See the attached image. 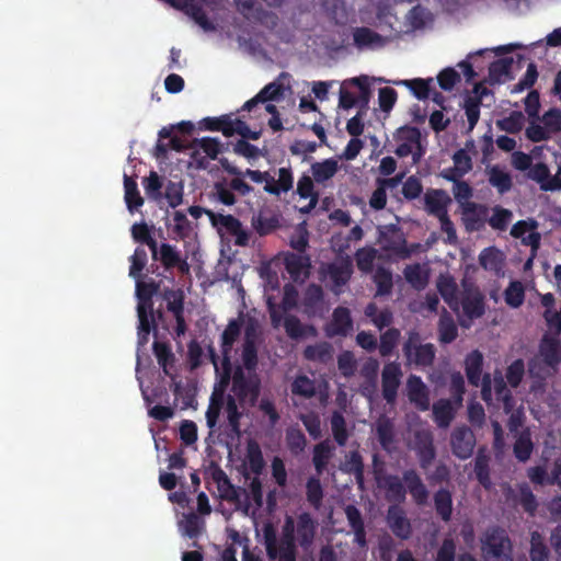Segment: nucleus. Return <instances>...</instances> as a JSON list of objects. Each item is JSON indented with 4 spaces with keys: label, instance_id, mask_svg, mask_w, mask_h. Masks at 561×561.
Returning <instances> with one entry per match:
<instances>
[{
    "label": "nucleus",
    "instance_id": "f257e3e1",
    "mask_svg": "<svg viewBox=\"0 0 561 561\" xmlns=\"http://www.w3.org/2000/svg\"><path fill=\"white\" fill-rule=\"evenodd\" d=\"M387 500L394 503H403L407 492L413 502L422 507L428 503L430 491L415 469H407L402 473V480L398 476H388L385 479Z\"/></svg>",
    "mask_w": 561,
    "mask_h": 561
},
{
    "label": "nucleus",
    "instance_id": "f03ea898",
    "mask_svg": "<svg viewBox=\"0 0 561 561\" xmlns=\"http://www.w3.org/2000/svg\"><path fill=\"white\" fill-rule=\"evenodd\" d=\"M408 365L415 367H430L434 364L436 348L432 343H422V337L416 330L408 332V337L402 346Z\"/></svg>",
    "mask_w": 561,
    "mask_h": 561
},
{
    "label": "nucleus",
    "instance_id": "7ed1b4c3",
    "mask_svg": "<svg viewBox=\"0 0 561 561\" xmlns=\"http://www.w3.org/2000/svg\"><path fill=\"white\" fill-rule=\"evenodd\" d=\"M231 391L233 397L243 404L254 405L261 392V379L256 373L245 374L242 367H237L232 375Z\"/></svg>",
    "mask_w": 561,
    "mask_h": 561
},
{
    "label": "nucleus",
    "instance_id": "20e7f679",
    "mask_svg": "<svg viewBox=\"0 0 561 561\" xmlns=\"http://www.w3.org/2000/svg\"><path fill=\"white\" fill-rule=\"evenodd\" d=\"M483 355L479 350H474L467 354L465 358V371L468 382L478 387L481 386V397L485 403L492 400V378L490 374L482 376Z\"/></svg>",
    "mask_w": 561,
    "mask_h": 561
},
{
    "label": "nucleus",
    "instance_id": "39448f33",
    "mask_svg": "<svg viewBox=\"0 0 561 561\" xmlns=\"http://www.w3.org/2000/svg\"><path fill=\"white\" fill-rule=\"evenodd\" d=\"M206 215L220 236L228 234L233 238L238 247H247L250 242V232L243 228L242 222L232 215H225L206 210Z\"/></svg>",
    "mask_w": 561,
    "mask_h": 561
},
{
    "label": "nucleus",
    "instance_id": "423d86ee",
    "mask_svg": "<svg viewBox=\"0 0 561 561\" xmlns=\"http://www.w3.org/2000/svg\"><path fill=\"white\" fill-rule=\"evenodd\" d=\"M542 126L536 121L530 122L525 129V136L531 142L547 141L552 135L561 131V110L552 107L541 117Z\"/></svg>",
    "mask_w": 561,
    "mask_h": 561
},
{
    "label": "nucleus",
    "instance_id": "0eeeda50",
    "mask_svg": "<svg viewBox=\"0 0 561 561\" xmlns=\"http://www.w3.org/2000/svg\"><path fill=\"white\" fill-rule=\"evenodd\" d=\"M483 552L492 561H513L511 540L499 527L492 528L485 534Z\"/></svg>",
    "mask_w": 561,
    "mask_h": 561
},
{
    "label": "nucleus",
    "instance_id": "6e6552de",
    "mask_svg": "<svg viewBox=\"0 0 561 561\" xmlns=\"http://www.w3.org/2000/svg\"><path fill=\"white\" fill-rule=\"evenodd\" d=\"M459 305L463 314L473 320L481 318L485 312V298L480 288L471 280L463 278L461 282Z\"/></svg>",
    "mask_w": 561,
    "mask_h": 561
},
{
    "label": "nucleus",
    "instance_id": "1a4fd4ad",
    "mask_svg": "<svg viewBox=\"0 0 561 561\" xmlns=\"http://www.w3.org/2000/svg\"><path fill=\"white\" fill-rule=\"evenodd\" d=\"M490 208L485 204L467 202L461 207V221L467 232H478L485 228Z\"/></svg>",
    "mask_w": 561,
    "mask_h": 561
},
{
    "label": "nucleus",
    "instance_id": "9d476101",
    "mask_svg": "<svg viewBox=\"0 0 561 561\" xmlns=\"http://www.w3.org/2000/svg\"><path fill=\"white\" fill-rule=\"evenodd\" d=\"M151 256L154 261H159L165 271L178 268L182 274L190 272V264L175 245L170 243H161L158 245L157 243L156 253L151 252Z\"/></svg>",
    "mask_w": 561,
    "mask_h": 561
},
{
    "label": "nucleus",
    "instance_id": "9b49d317",
    "mask_svg": "<svg viewBox=\"0 0 561 561\" xmlns=\"http://www.w3.org/2000/svg\"><path fill=\"white\" fill-rule=\"evenodd\" d=\"M382 249L391 252L400 259H408L412 251L407 245V239L400 227L388 225L381 232Z\"/></svg>",
    "mask_w": 561,
    "mask_h": 561
},
{
    "label": "nucleus",
    "instance_id": "f8f14e48",
    "mask_svg": "<svg viewBox=\"0 0 561 561\" xmlns=\"http://www.w3.org/2000/svg\"><path fill=\"white\" fill-rule=\"evenodd\" d=\"M402 370L397 362L387 363L381 371V391L387 403L393 404L397 400L401 383Z\"/></svg>",
    "mask_w": 561,
    "mask_h": 561
},
{
    "label": "nucleus",
    "instance_id": "ddd939ff",
    "mask_svg": "<svg viewBox=\"0 0 561 561\" xmlns=\"http://www.w3.org/2000/svg\"><path fill=\"white\" fill-rule=\"evenodd\" d=\"M354 322L351 310L346 307L339 306L332 312V319L325 327V335L328 337L341 336L345 337L352 333Z\"/></svg>",
    "mask_w": 561,
    "mask_h": 561
},
{
    "label": "nucleus",
    "instance_id": "4468645a",
    "mask_svg": "<svg viewBox=\"0 0 561 561\" xmlns=\"http://www.w3.org/2000/svg\"><path fill=\"white\" fill-rule=\"evenodd\" d=\"M453 454L459 459H468L473 453L476 437L467 426L456 427L450 436Z\"/></svg>",
    "mask_w": 561,
    "mask_h": 561
},
{
    "label": "nucleus",
    "instance_id": "2eb2a0df",
    "mask_svg": "<svg viewBox=\"0 0 561 561\" xmlns=\"http://www.w3.org/2000/svg\"><path fill=\"white\" fill-rule=\"evenodd\" d=\"M238 11L248 21L257 22L260 24L274 27L277 24L278 16L262 8H255V0H233Z\"/></svg>",
    "mask_w": 561,
    "mask_h": 561
},
{
    "label": "nucleus",
    "instance_id": "dca6fc26",
    "mask_svg": "<svg viewBox=\"0 0 561 561\" xmlns=\"http://www.w3.org/2000/svg\"><path fill=\"white\" fill-rule=\"evenodd\" d=\"M263 539L268 559L279 561H296V549H279L277 547V534L274 526L267 523L263 527Z\"/></svg>",
    "mask_w": 561,
    "mask_h": 561
},
{
    "label": "nucleus",
    "instance_id": "f3484780",
    "mask_svg": "<svg viewBox=\"0 0 561 561\" xmlns=\"http://www.w3.org/2000/svg\"><path fill=\"white\" fill-rule=\"evenodd\" d=\"M136 280V297L138 299L137 314H150L153 319V302L152 297L159 291L160 285L153 279L148 282L141 278Z\"/></svg>",
    "mask_w": 561,
    "mask_h": 561
},
{
    "label": "nucleus",
    "instance_id": "a211bd4d",
    "mask_svg": "<svg viewBox=\"0 0 561 561\" xmlns=\"http://www.w3.org/2000/svg\"><path fill=\"white\" fill-rule=\"evenodd\" d=\"M251 227L260 237L271 234L280 227L279 215L268 208H261L252 215Z\"/></svg>",
    "mask_w": 561,
    "mask_h": 561
},
{
    "label": "nucleus",
    "instance_id": "6ab92c4d",
    "mask_svg": "<svg viewBox=\"0 0 561 561\" xmlns=\"http://www.w3.org/2000/svg\"><path fill=\"white\" fill-rule=\"evenodd\" d=\"M287 273L294 282H304L310 274V256L307 254L288 253L284 259Z\"/></svg>",
    "mask_w": 561,
    "mask_h": 561
},
{
    "label": "nucleus",
    "instance_id": "aec40b11",
    "mask_svg": "<svg viewBox=\"0 0 561 561\" xmlns=\"http://www.w3.org/2000/svg\"><path fill=\"white\" fill-rule=\"evenodd\" d=\"M387 523L396 537L403 540L409 539L411 537L412 527L409 519L405 516L404 511L401 507L392 505L388 508Z\"/></svg>",
    "mask_w": 561,
    "mask_h": 561
},
{
    "label": "nucleus",
    "instance_id": "412c9836",
    "mask_svg": "<svg viewBox=\"0 0 561 561\" xmlns=\"http://www.w3.org/2000/svg\"><path fill=\"white\" fill-rule=\"evenodd\" d=\"M408 398L415 404L420 411L430 409L428 390L422 378L416 375H410L407 380Z\"/></svg>",
    "mask_w": 561,
    "mask_h": 561
},
{
    "label": "nucleus",
    "instance_id": "4be33fe9",
    "mask_svg": "<svg viewBox=\"0 0 561 561\" xmlns=\"http://www.w3.org/2000/svg\"><path fill=\"white\" fill-rule=\"evenodd\" d=\"M174 8L182 10L185 14L194 20L204 31H215V24L208 19L206 12L195 0H178Z\"/></svg>",
    "mask_w": 561,
    "mask_h": 561
},
{
    "label": "nucleus",
    "instance_id": "5701e85b",
    "mask_svg": "<svg viewBox=\"0 0 561 561\" xmlns=\"http://www.w3.org/2000/svg\"><path fill=\"white\" fill-rule=\"evenodd\" d=\"M328 274L333 283V290L339 293L340 288L346 285L353 274V264L350 257L340 262L331 263L328 266Z\"/></svg>",
    "mask_w": 561,
    "mask_h": 561
},
{
    "label": "nucleus",
    "instance_id": "b1692460",
    "mask_svg": "<svg viewBox=\"0 0 561 561\" xmlns=\"http://www.w3.org/2000/svg\"><path fill=\"white\" fill-rule=\"evenodd\" d=\"M539 354L547 366L556 368L561 363L560 341L545 334L539 344Z\"/></svg>",
    "mask_w": 561,
    "mask_h": 561
},
{
    "label": "nucleus",
    "instance_id": "393cba45",
    "mask_svg": "<svg viewBox=\"0 0 561 561\" xmlns=\"http://www.w3.org/2000/svg\"><path fill=\"white\" fill-rule=\"evenodd\" d=\"M450 197L443 190H428L424 196L425 210L436 218L448 213Z\"/></svg>",
    "mask_w": 561,
    "mask_h": 561
},
{
    "label": "nucleus",
    "instance_id": "a878e982",
    "mask_svg": "<svg viewBox=\"0 0 561 561\" xmlns=\"http://www.w3.org/2000/svg\"><path fill=\"white\" fill-rule=\"evenodd\" d=\"M433 504L437 517H439L444 523L451 520L454 502L453 493L449 489L439 488L435 491L433 494Z\"/></svg>",
    "mask_w": 561,
    "mask_h": 561
},
{
    "label": "nucleus",
    "instance_id": "bb28decb",
    "mask_svg": "<svg viewBox=\"0 0 561 561\" xmlns=\"http://www.w3.org/2000/svg\"><path fill=\"white\" fill-rule=\"evenodd\" d=\"M152 351L163 374L172 378L174 376L175 355L171 345L168 342L154 341Z\"/></svg>",
    "mask_w": 561,
    "mask_h": 561
},
{
    "label": "nucleus",
    "instance_id": "cd10ccee",
    "mask_svg": "<svg viewBox=\"0 0 561 561\" xmlns=\"http://www.w3.org/2000/svg\"><path fill=\"white\" fill-rule=\"evenodd\" d=\"M324 294L320 285L310 284L302 298L304 311L308 316H316L322 311Z\"/></svg>",
    "mask_w": 561,
    "mask_h": 561
},
{
    "label": "nucleus",
    "instance_id": "c85d7f7f",
    "mask_svg": "<svg viewBox=\"0 0 561 561\" xmlns=\"http://www.w3.org/2000/svg\"><path fill=\"white\" fill-rule=\"evenodd\" d=\"M375 432L381 448L390 453L394 443V424L391 419L380 415L375 423Z\"/></svg>",
    "mask_w": 561,
    "mask_h": 561
},
{
    "label": "nucleus",
    "instance_id": "c756f323",
    "mask_svg": "<svg viewBox=\"0 0 561 561\" xmlns=\"http://www.w3.org/2000/svg\"><path fill=\"white\" fill-rule=\"evenodd\" d=\"M437 289L444 301L453 310L459 308L458 286L450 275H440L437 279Z\"/></svg>",
    "mask_w": 561,
    "mask_h": 561
},
{
    "label": "nucleus",
    "instance_id": "7c9ffc66",
    "mask_svg": "<svg viewBox=\"0 0 561 561\" xmlns=\"http://www.w3.org/2000/svg\"><path fill=\"white\" fill-rule=\"evenodd\" d=\"M492 386L494 387L495 399L503 403V410L505 413L512 412L515 409V400L511 390L507 388L506 381L500 370H495L492 379Z\"/></svg>",
    "mask_w": 561,
    "mask_h": 561
},
{
    "label": "nucleus",
    "instance_id": "2f4dec72",
    "mask_svg": "<svg viewBox=\"0 0 561 561\" xmlns=\"http://www.w3.org/2000/svg\"><path fill=\"white\" fill-rule=\"evenodd\" d=\"M241 327L242 321L240 319H232L221 334V353L225 364H229L230 353L241 333Z\"/></svg>",
    "mask_w": 561,
    "mask_h": 561
},
{
    "label": "nucleus",
    "instance_id": "473e14b6",
    "mask_svg": "<svg viewBox=\"0 0 561 561\" xmlns=\"http://www.w3.org/2000/svg\"><path fill=\"white\" fill-rule=\"evenodd\" d=\"M297 535L301 547L308 548L311 546L316 535V523L307 512L299 514L297 517Z\"/></svg>",
    "mask_w": 561,
    "mask_h": 561
},
{
    "label": "nucleus",
    "instance_id": "72a5a7b5",
    "mask_svg": "<svg viewBox=\"0 0 561 561\" xmlns=\"http://www.w3.org/2000/svg\"><path fill=\"white\" fill-rule=\"evenodd\" d=\"M294 176L289 168L278 169V180L272 176L271 183L264 185V191L268 194L279 196L280 193H287L293 188Z\"/></svg>",
    "mask_w": 561,
    "mask_h": 561
},
{
    "label": "nucleus",
    "instance_id": "f704fd0d",
    "mask_svg": "<svg viewBox=\"0 0 561 561\" xmlns=\"http://www.w3.org/2000/svg\"><path fill=\"white\" fill-rule=\"evenodd\" d=\"M513 66L512 57L500 58L491 62L489 67V80L492 84L502 83L506 79H511Z\"/></svg>",
    "mask_w": 561,
    "mask_h": 561
},
{
    "label": "nucleus",
    "instance_id": "c9c22d12",
    "mask_svg": "<svg viewBox=\"0 0 561 561\" xmlns=\"http://www.w3.org/2000/svg\"><path fill=\"white\" fill-rule=\"evenodd\" d=\"M392 83L396 85L407 87L417 100H426L430 98L431 85L433 83V79L432 78H427V79L415 78V79L397 80V81H392Z\"/></svg>",
    "mask_w": 561,
    "mask_h": 561
},
{
    "label": "nucleus",
    "instance_id": "e433bc0d",
    "mask_svg": "<svg viewBox=\"0 0 561 561\" xmlns=\"http://www.w3.org/2000/svg\"><path fill=\"white\" fill-rule=\"evenodd\" d=\"M454 417V408L448 399H440L433 404V419L438 427L447 428Z\"/></svg>",
    "mask_w": 561,
    "mask_h": 561
},
{
    "label": "nucleus",
    "instance_id": "4c0bfd02",
    "mask_svg": "<svg viewBox=\"0 0 561 561\" xmlns=\"http://www.w3.org/2000/svg\"><path fill=\"white\" fill-rule=\"evenodd\" d=\"M124 193L125 203L130 213L144 205V198L140 195L136 180L127 174H124Z\"/></svg>",
    "mask_w": 561,
    "mask_h": 561
},
{
    "label": "nucleus",
    "instance_id": "58836bf2",
    "mask_svg": "<svg viewBox=\"0 0 561 561\" xmlns=\"http://www.w3.org/2000/svg\"><path fill=\"white\" fill-rule=\"evenodd\" d=\"M534 451V443L529 430L523 431L516 438L513 453L516 459L520 462H526L530 459Z\"/></svg>",
    "mask_w": 561,
    "mask_h": 561
},
{
    "label": "nucleus",
    "instance_id": "ea45409f",
    "mask_svg": "<svg viewBox=\"0 0 561 561\" xmlns=\"http://www.w3.org/2000/svg\"><path fill=\"white\" fill-rule=\"evenodd\" d=\"M242 362L247 370L255 373L257 366V350L254 339L251 336V329L247 328L245 339L242 347Z\"/></svg>",
    "mask_w": 561,
    "mask_h": 561
},
{
    "label": "nucleus",
    "instance_id": "a19ab883",
    "mask_svg": "<svg viewBox=\"0 0 561 561\" xmlns=\"http://www.w3.org/2000/svg\"><path fill=\"white\" fill-rule=\"evenodd\" d=\"M489 183L495 187L500 194L507 193L513 186L511 174L499 165H493L489 169Z\"/></svg>",
    "mask_w": 561,
    "mask_h": 561
},
{
    "label": "nucleus",
    "instance_id": "79ce46f5",
    "mask_svg": "<svg viewBox=\"0 0 561 561\" xmlns=\"http://www.w3.org/2000/svg\"><path fill=\"white\" fill-rule=\"evenodd\" d=\"M339 170L337 161L330 158L311 165L312 176L317 183H324L332 179Z\"/></svg>",
    "mask_w": 561,
    "mask_h": 561
},
{
    "label": "nucleus",
    "instance_id": "37998d69",
    "mask_svg": "<svg viewBox=\"0 0 561 561\" xmlns=\"http://www.w3.org/2000/svg\"><path fill=\"white\" fill-rule=\"evenodd\" d=\"M333 447L328 440L317 444L313 448L312 462L318 476H321L325 470L329 460L332 457Z\"/></svg>",
    "mask_w": 561,
    "mask_h": 561
},
{
    "label": "nucleus",
    "instance_id": "c03bdc74",
    "mask_svg": "<svg viewBox=\"0 0 561 561\" xmlns=\"http://www.w3.org/2000/svg\"><path fill=\"white\" fill-rule=\"evenodd\" d=\"M513 219L512 210L496 205L492 208V215L488 216L489 226L496 231H505Z\"/></svg>",
    "mask_w": 561,
    "mask_h": 561
},
{
    "label": "nucleus",
    "instance_id": "a18cd8bd",
    "mask_svg": "<svg viewBox=\"0 0 561 561\" xmlns=\"http://www.w3.org/2000/svg\"><path fill=\"white\" fill-rule=\"evenodd\" d=\"M353 41L355 46L364 48L380 45L382 43V36L369 27L362 26L354 30Z\"/></svg>",
    "mask_w": 561,
    "mask_h": 561
},
{
    "label": "nucleus",
    "instance_id": "49530a36",
    "mask_svg": "<svg viewBox=\"0 0 561 561\" xmlns=\"http://www.w3.org/2000/svg\"><path fill=\"white\" fill-rule=\"evenodd\" d=\"M525 125V116L520 111H513L508 116L496 121V127L508 134H518Z\"/></svg>",
    "mask_w": 561,
    "mask_h": 561
},
{
    "label": "nucleus",
    "instance_id": "de8ad7c7",
    "mask_svg": "<svg viewBox=\"0 0 561 561\" xmlns=\"http://www.w3.org/2000/svg\"><path fill=\"white\" fill-rule=\"evenodd\" d=\"M550 551L545 543L542 535L535 530L530 534V561H549Z\"/></svg>",
    "mask_w": 561,
    "mask_h": 561
},
{
    "label": "nucleus",
    "instance_id": "09e8293b",
    "mask_svg": "<svg viewBox=\"0 0 561 561\" xmlns=\"http://www.w3.org/2000/svg\"><path fill=\"white\" fill-rule=\"evenodd\" d=\"M401 333L397 328H389L380 335L379 353L382 357H389L392 355L397 347Z\"/></svg>",
    "mask_w": 561,
    "mask_h": 561
},
{
    "label": "nucleus",
    "instance_id": "8fccbe9b",
    "mask_svg": "<svg viewBox=\"0 0 561 561\" xmlns=\"http://www.w3.org/2000/svg\"><path fill=\"white\" fill-rule=\"evenodd\" d=\"M374 283L377 290L376 296H388L393 288L392 273L382 266H379L374 274Z\"/></svg>",
    "mask_w": 561,
    "mask_h": 561
},
{
    "label": "nucleus",
    "instance_id": "3c124183",
    "mask_svg": "<svg viewBox=\"0 0 561 561\" xmlns=\"http://www.w3.org/2000/svg\"><path fill=\"white\" fill-rule=\"evenodd\" d=\"M213 196L225 206H232L237 203V197L226 179L214 183Z\"/></svg>",
    "mask_w": 561,
    "mask_h": 561
},
{
    "label": "nucleus",
    "instance_id": "603ef678",
    "mask_svg": "<svg viewBox=\"0 0 561 561\" xmlns=\"http://www.w3.org/2000/svg\"><path fill=\"white\" fill-rule=\"evenodd\" d=\"M330 423L334 440L339 446H345L348 439V432L343 414L339 411H334L331 415Z\"/></svg>",
    "mask_w": 561,
    "mask_h": 561
},
{
    "label": "nucleus",
    "instance_id": "864d4df0",
    "mask_svg": "<svg viewBox=\"0 0 561 561\" xmlns=\"http://www.w3.org/2000/svg\"><path fill=\"white\" fill-rule=\"evenodd\" d=\"M458 336V329L454 319L448 316H442L438 322V339L443 344H449Z\"/></svg>",
    "mask_w": 561,
    "mask_h": 561
},
{
    "label": "nucleus",
    "instance_id": "5fc2aeb1",
    "mask_svg": "<svg viewBox=\"0 0 561 561\" xmlns=\"http://www.w3.org/2000/svg\"><path fill=\"white\" fill-rule=\"evenodd\" d=\"M167 308L173 316L184 313V293L182 289L165 288L162 294Z\"/></svg>",
    "mask_w": 561,
    "mask_h": 561
},
{
    "label": "nucleus",
    "instance_id": "6e6d98bb",
    "mask_svg": "<svg viewBox=\"0 0 561 561\" xmlns=\"http://www.w3.org/2000/svg\"><path fill=\"white\" fill-rule=\"evenodd\" d=\"M517 502L520 504L523 510L530 516H534L536 514L538 508V502L530 486L527 483H522L518 485Z\"/></svg>",
    "mask_w": 561,
    "mask_h": 561
},
{
    "label": "nucleus",
    "instance_id": "4d7b16f0",
    "mask_svg": "<svg viewBox=\"0 0 561 561\" xmlns=\"http://www.w3.org/2000/svg\"><path fill=\"white\" fill-rule=\"evenodd\" d=\"M504 300L507 306L518 308L525 300V288L519 280H512L504 290Z\"/></svg>",
    "mask_w": 561,
    "mask_h": 561
},
{
    "label": "nucleus",
    "instance_id": "13d9d810",
    "mask_svg": "<svg viewBox=\"0 0 561 561\" xmlns=\"http://www.w3.org/2000/svg\"><path fill=\"white\" fill-rule=\"evenodd\" d=\"M290 390L295 396L310 399L316 394V385L309 377L299 375L291 382Z\"/></svg>",
    "mask_w": 561,
    "mask_h": 561
},
{
    "label": "nucleus",
    "instance_id": "bf43d9fd",
    "mask_svg": "<svg viewBox=\"0 0 561 561\" xmlns=\"http://www.w3.org/2000/svg\"><path fill=\"white\" fill-rule=\"evenodd\" d=\"M306 495L309 504L319 510L323 500V489L318 477H310L306 483Z\"/></svg>",
    "mask_w": 561,
    "mask_h": 561
},
{
    "label": "nucleus",
    "instance_id": "052dcab7",
    "mask_svg": "<svg viewBox=\"0 0 561 561\" xmlns=\"http://www.w3.org/2000/svg\"><path fill=\"white\" fill-rule=\"evenodd\" d=\"M403 275L407 282L416 289H422L427 284V274L423 272L419 263L407 265Z\"/></svg>",
    "mask_w": 561,
    "mask_h": 561
},
{
    "label": "nucleus",
    "instance_id": "680f3d73",
    "mask_svg": "<svg viewBox=\"0 0 561 561\" xmlns=\"http://www.w3.org/2000/svg\"><path fill=\"white\" fill-rule=\"evenodd\" d=\"M286 445L293 455L301 454L307 445V439L301 430L290 427L286 431Z\"/></svg>",
    "mask_w": 561,
    "mask_h": 561
},
{
    "label": "nucleus",
    "instance_id": "e2e57ef3",
    "mask_svg": "<svg viewBox=\"0 0 561 561\" xmlns=\"http://www.w3.org/2000/svg\"><path fill=\"white\" fill-rule=\"evenodd\" d=\"M129 276L134 279L142 278V271L147 265L148 255L144 248L137 247L129 257Z\"/></svg>",
    "mask_w": 561,
    "mask_h": 561
},
{
    "label": "nucleus",
    "instance_id": "0e129e2a",
    "mask_svg": "<svg viewBox=\"0 0 561 561\" xmlns=\"http://www.w3.org/2000/svg\"><path fill=\"white\" fill-rule=\"evenodd\" d=\"M237 398H234L232 394H228L226 397V413H227V420L229 423V426L231 427V431L236 434L240 433V420L242 417V413L239 411Z\"/></svg>",
    "mask_w": 561,
    "mask_h": 561
},
{
    "label": "nucleus",
    "instance_id": "69168bd1",
    "mask_svg": "<svg viewBox=\"0 0 561 561\" xmlns=\"http://www.w3.org/2000/svg\"><path fill=\"white\" fill-rule=\"evenodd\" d=\"M213 479L217 482L219 490L222 491V497L228 501H236L238 499V492L236 488L231 484L229 478L225 473L224 470L217 468L213 472Z\"/></svg>",
    "mask_w": 561,
    "mask_h": 561
},
{
    "label": "nucleus",
    "instance_id": "338daca9",
    "mask_svg": "<svg viewBox=\"0 0 561 561\" xmlns=\"http://www.w3.org/2000/svg\"><path fill=\"white\" fill-rule=\"evenodd\" d=\"M376 255L377 251L374 248L358 249L355 253V260L358 270L365 274L370 273L374 268Z\"/></svg>",
    "mask_w": 561,
    "mask_h": 561
},
{
    "label": "nucleus",
    "instance_id": "774afa93",
    "mask_svg": "<svg viewBox=\"0 0 561 561\" xmlns=\"http://www.w3.org/2000/svg\"><path fill=\"white\" fill-rule=\"evenodd\" d=\"M131 236L136 242L147 244L151 252L156 253L157 240L151 237V232L146 222L134 224L131 226Z\"/></svg>",
    "mask_w": 561,
    "mask_h": 561
}]
</instances>
